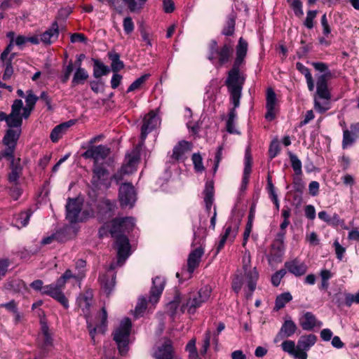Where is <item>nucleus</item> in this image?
I'll return each instance as SVG.
<instances>
[{"mask_svg": "<svg viewBox=\"0 0 359 359\" xmlns=\"http://www.w3.org/2000/svg\"><path fill=\"white\" fill-rule=\"evenodd\" d=\"M248 50V43L240 38L236 46V56L232 68L229 71L225 85L230 93V100L233 105L229 113L226 121V130L231 134L238 133L235 128V121L237 116L236 108L240 105V99L245 76L240 72V67L243 64Z\"/></svg>", "mask_w": 359, "mask_h": 359, "instance_id": "nucleus-1", "label": "nucleus"}, {"mask_svg": "<svg viewBox=\"0 0 359 359\" xmlns=\"http://www.w3.org/2000/svg\"><path fill=\"white\" fill-rule=\"evenodd\" d=\"M191 149V144L190 142L182 140L180 141L172 150V154L171 158L175 161L181 160L184 155Z\"/></svg>", "mask_w": 359, "mask_h": 359, "instance_id": "nucleus-30", "label": "nucleus"}, {"mask_svg": "<svg viewBox=\"0 0 359 359\" xmlns=\"http://www.w3.org/2000/svg\"><path fill=\"white\" fill-rule=\"evenodd\" d=\"M294 13L297 17L303 15L302 2L300 0H287Z\"/></svg>", "mask_w": 359, "mask_h": 359, "instance_id": "nucleus-47", "label": "nucleus"}, {"mask_svg": "<svg viewBox=\"0 0 359 359\" xmlns=\"http://www.w3.org/2000/svg\"><path fill=\"white\" fill-rule=\"evenodd\" d=\"M333 247L334 248V251H335L337 258L339 261H341L344 257V253L346 252V248L344 247H343L342 245H341L338 239H336L334 241Z\"/></svg>", "mask_w": 359, "mask_h": 359, "instance_id": "nucleus-57", "label": "nucleus"}, {"mask_svg": "<svg viewBox=\"0 0 359 359\" xmlns=\"http://www.w3.org/2000/svg\"><path fill=\"white\" fill-rule=\"evenodd\" d=\"M74 69V65L72 61H70L68 64V65L66 67V68L64 70V74L62 76L61 81L63 83H65L68 81L69 79L70 75Z\"/></svg>", "mask_w": 359, "mask_h": 359, "instance_id": "nucleus-60", "label": "nucleus"}, {"mask_svg": "<svg viewBox=\"0 0 359 359\" xmlns=\"http://www.w3.org/2000/svg\"><path fill=\"white\" fill-rule=\"evenodd\" d=\"M292 299V296L289 292H283L278 295L275 301L274 310L278 311L285 307L286 304Z\"/></svg>", "mask_w": 359, "mask_h": 359, "instance_id": "nucleus-35", "label": "nucleus"}, {"mask_svg": "<svg viewBox=\"0 0 359 359\" xmlns=\"http://www.w3.org/2000/svg\"><path fill=\"white\" fill-rule=\"evenodd\" d=\"M118 198L121 207L133 208L136 201V193L133 185L130 183H123L118 191Z\"/></svg>", "mask_w": 359, "mask_h": 359, "instance_id": "nucleus-13", "label": "nucleus"}, {"mask_svg": "<svg viewBox=\"0 0 359 359\" xmlns=\"http://www.w3.org/2000/svg\"><path fill=\"white\" fill-rule=\"evenodd\" d=\"M13 73V66H12L11 61H6L5 62V71H4L2 79L4 80L9 79L11 78V76H12Z\"/></svg>", "mask_w": 359, "mask_h": 359, "instance_id": "nucleus-62", "label": "nucleus"}, {"mask_svg": "<svg viewBox=\"0 0 359 359\" xmlns=\"http://www.w3.org/2000/svg\"><path fill=\"white\" fill-rule=\"evenodd\" d=\"M330 72L320 75L317 79V96L322 100H330V93L327 88V79L330 76Z\"/></svg>", "mask_w": 359, "mask_h": 359, "instance_id": "nucleus-25", "label": "nucleus"}, {"mask_svg": "<svg viewBox=\"0 0 359 359\" xmlns=\"http://www.w3.org/2000/svg\"><path fill=\"white\" fill-rule=\"evenodd\" d=\"M235 25L236 15L233 13H231L228 15L226 25L222 31V34L224 36L233 35L235 31Z\"/></svg>", "mask_w": 359, "mask_h": 359, "instance_id": "nucleus-37", "label": "nucleus"}, {"mask_svg": "<svg viewBox=\"0 0 359 359\" xmlns=\"http://www.w3.org/2000/svg\"><path fill=\"white\" fill-rule=\"evenodd\" d=\"M11 172L8 174V180L10 183L15 185L18 184L19 178L22 173V167L20 165V158L15 159V156L10 160Z\"/></svg>", "mask_w": 359, "mask_h": 359, "instance_id": "nucleus-27", "label": "nucleus"}, {"mask_svg": "<svg viewBox=\"0 0 359 359\" xmlns=\"http://www.w3.org/2000/svg\"><path fill=\"white\" fill-rule=\"evenodd\" d=\"M233 53V44L230 40H227L220 48L215 40H212L209 43L208 60L213 62L217 60L220 66L227 63Z\"/></svg>", "mask_w": 359, "mask_h": 359, "instance_id": "nucleus-8", "label": "nucleus"}, {"mask_svg": "<svg viewBox=\"0 0 359 359\" xmlns=\"http://www.w3.org/2000/svg\"><path fill=\"white\" fill-rule=\"evenodd\" d=\"M204 194V202H213L214 200V187L211 182L206 183L205 187L203 191Z\"/></svg>", "mask_w": 359, "mask_h": 359, "instance_id": "nucleus-49", "label": "nucleus"}, {"mask_svg": "<svg viewBox=\"0 0 359 359\" xmlns=\"http://www.w3.org/2000/svg\"><path fill=\"white\" fill-rule=\"evenodd\" d=\"M139 155L137 153H132L126 156V163L124 164L123 167H127V169H131V173L136 170L137 164L139 162Z\"/></svg>", "mask_w": 359, "mask_h": 359, "instance_id": "nucleus-43", "label": "nucleus"}, {"mask_svg": "<svg viewBox=\"0 0 359 359\" xmlns=\"http://www.w3.org/2000/svg\"><path fill=\"white\" fill-rule=\"evenodd\" d=\"M296 68L299 72L304 75L308 89L310 91H313L314 90V81L309 69L299 62L296 63Z\"/></svg>", "mask_w": 359, "mask_h": 359, "instance_id": "nucleus-34", "label": "nucleus"}, {"mask_svg": "<svg viewBox=\"0 0 359 359\" xmlns=\"http://www.w3.org/2000/svg\"><path fill=\"white\" fill-rule=\"evenodd\" d=\"M40 337L43 341V347L46 348L52 345L53 339L50 333L49 332L48 327L46 324H43L41 326V335Z\"/></svg>", "mask_w": 359, "mask_h": 359, "instance_id": "nucleus-42", "label": "nucleus"}, {"mask_svg": "<svg viewBox=\"0 0 359 359\" xmlns=\"http://www.w3.org/2000/svg\"><path fill=\"white\" fill-rule=\"evenodd\" d=\"M316 11H309L307 12L306 18L304 24L308 29H312L313 27V20L316 18Z\"/></svg>", "mask_w": 359, "mask_h": 359, "instance_id": "nucleus-59", "label": "nucleus"}, {"mask_svg": "<svg viewBox=\"0 0 359 359\" xmlns=\"http://www.w3.org/2000/svg\"><path fill=\"white\" fill-rule=\"evenodd\" d=\"M305 215L309 219H314L316 217V210L313 205H307L304 208Z\"/></svg>", "mask_w": 359, "mask_h": 359, "instance_id": "nucleus-64", "label": "nucleus"}, {"mask_svg": "<svg viewBox=\"0 0 359 359\" xmlns=\"http://www.w3.org/2000/svg\"><path fill=\"white\" fill-rule=\"evenodd\" d=\"M211 293L212 287L208 285L201 287L198 292H191L186 302L182 305V312L187 310L190 314L195 313L197 309L208 301Z\"/></svg>", "mask_w": 359, "mask_h": 359, "instance_id": "nucleus-6", "label": "nucleus"}, {"mask_svg": "<svg viewBox=\"0 0 359 359\" xmlns=\"http://www.w3.org/2000/svg\"><path fill=\"white\" fill-rule=\"evenodd\" d=\"M30 287L35 291H39L41 294H43L45 285L41 280H36L30 284Z\"/></svg>", "mask_w": 359, "mask_h": 359, "instance_id": "nucleus-63", "label": "nucleus"}, {"mask_svg": "<svg viewBox=\"0 0 359 359\" xmlns=\"http://www.w3.org/2000/svg\"><path fill=\"white\" fill-rule=\"evenodd\" d=\"M152 355L155 359H173L175 351L172 341L165 339L163 343L156 344Z\"/></svg>", "mask_w": 359, "mask_h": 359, "instance_id": "nucleus-16", "label": "nucleus"}, {"mask_svg": "<svg viewBox=\"0 0 359 359\" xmlns=\"http://www.w3.org/2000/svg\"><path fill=\"white\" fill-rule=\"evenodd\" d=\"M299 324L304 330L311 331L315 327H320L323 323L318 321L311 312H306L299 319Z\"/></svg>", "mask_w": 359, "mask_h": 359, "instance_id": "nucleus-28", "label": "nucleus"}, {"mask_svg": "<svg viewBox=\"0 0 359 359\" xmlns=\"http://www.w3.org/2000/svg\"><path fill=\"white\" fill-rule=\"evenodd\" d=\"M317 337L313 334H304L299 337L297 345L292 340H285L281 344L283 351L295 359H307V351L314 346Z\"/></svg>", "mask_w": 359, "mask_h": 359, "instance_id": "nucleus-4", "label": "nucleus"}, {"mask_svg": "<svg viewBox=\"0 0 359 359\" xmlns=\"http://www.w3.org/2000/svg\"><path fill=\"white\" fill-rule=\"evenodd\" d=\"M356 137L357 136L353 132L344 129L343 130L342 148L345 149L352 145L355 142Z\"/></svg>", "mask_w": 359, "mask_h": 359, "instance_id": "nucleus-41", "label": "nucleus"}, {"mask_svg": "<svg viewBox=\"0 0 359 359\" xmlns=\"http://www.w3.org/2000/svg\"><path fill=\"white\" fill-rule=\"evenodd\" d=\"M39 97L35 95L32 90L27 91V95L25 97L26 107L33 109L39 100Z\"/></svg>", "mask_w": 359, "mask_h": 359, "instance_id": "nucleus-51", "label": "nucleus"}, {"mask_svg": "<svg viewBox=\"0 0 359 359\" xmlns=\"http://www.w3.org/2000/svg\"><path fill=\"white\" fill-rule=\"evenodd\" d=\"M75 121L70 120L69 121L60 123L56 126L51 131L50 138L53 142H57L58 140L67 132V129L73 126Z\"/></svg>", "mask_w": 359, "mask_h": 359, "instance_id": "nucleus-29", "label": "nucleus"}, {"mask_svg": "<svg viewBox=\"0 0 359 359\" xmlns=\"http://www.w3.org/2000/svg\"><path fill=\"white\" fill-rule=\"evenodd\" d=\"M276 95L271 88H269L266 90V113L265 118L268 121H272L276 117Z\"/></svg>", "mask_w": 359, "mask_h": 359, "instance_id": "nucleus-23", "label": "nucleus"}, {"mask_svg": "<svg viewBox=\"0 0 359 359\" xmlns=\"http://www.w3.org/2000/svg\"><path fill=\"white\" fill-rule=\"evenodd\" d=\"M280 148L278 140H273L269 146V156L271 159L275 158L280 152Z\"/></svg>", "mask_w": 359, "mask_h": 359, "instance_id": "nucleus-56", "label": "nucleus"}, {"mask_svg": "<svg viewBox=\"0 0 359 359\" xmlns=\"http://www.w3.org/2000/svg\"><path fill=\"white\" fill-rule=\"evenodd\" d=\"M353 303L359 304V292L355 294L351 293H345L344 302L339 301L338 306H341L342 305H346L349 307Z\"/></svg>", "mask_w": 359, "mask_h": 359, "instance_id": "nucleus-44", "label": "nucleus"}, {"mask_svg": "<svg viewBox=\"0 0 359 359\" xmlns=\"http://www.w3.org/2000/svg\"><path fill=\"white\" fill-rule=\"evenodd\" d=\"M147 299L144 297L139 299L138 302L135 309V316L136 318L142 316L147 309Z\"/></svg>", "mask_w": 359, "mask_h": 359, "instance_id": "nucleus-52", "label": "nucleus"}, {"mask_svg": "<svg viewBox=\"0 0 359 359\" xmlns=\"http://www.w3.org/2000/svg\"><path fill=\"white\" fill-rule=\"evenodd\" d=\"M165 280L163 277L156 276L152 279V286L150 290L149 302L152 304H156L164 290Z\"/></svg>", "mask_w": 359, "mask_h": 359, "instance_id": "nucleus-21", "label": "nucleus"}, {"mask_svg": "<svg viewBox=\"0 0 359 359\" xmlns=\"http://www.w3.org/2000/svg\"><path fill=\"white\" fill-rule=\"evenodd\" d=\"M132 323L129 318L123 319L119 326L114 331L113 339L116 341L119 353L126 355L129 350V337Z\"/></svg>", "mask_w": 359, "mask_h": 359, "instance_id": "nucleus-7", "label": "nucleus"}, {"mask_svg": "<svg viewBox=\"0 0 359 359\" xmlns=\"http://www.w3.org/2000/svg\"><path fill=\"white\" fill-rule=\"evenodd\" d=\"M285 253V245H280L276 243H272L269 253L267 255V260L270 266L282 262Z\"/></svg>", "mask_w": 359, "mask_h": 359, "instance_id": "nucleus-26", "label": "nucleus"}, {"mask_svg": "<svg viewBox=\"0 0 359 359\" xmlns=\"http://www.w3.org/2000/svg\"><path fill=\"white\" fill-rule=\"evenodd\" d=\"M109 58L111 60V69L114 72H118L124 67L123 62L120 60V55L115 52L108 53Z\"/></svg>", "mask_w": 359, "mask_h": 359, "instance_id": "nucleus-38", "label": "nucleus"}, {"mask_svg": "<svg viewBox=\"0 0 359 359\" xmlns=\"http://www.w3.org/2000/svg\"><path fill=\"white\" fill-rule=\"evenodd\" d=\"M32 213V210L28 209L16 215L14 217L15 226L18 229L26 226L29 223Z\"/></svg>", "mask_w": 359, "mask_h": 359, "instance_id": "nucleus-32", "label": "nucleus"}, {"mask_svg": "<svg viewBox=\"0 0 359 359\" xmlns=\"http://www.w3.org/2000/svg\"><path fill=\"white\" fill-rule=\"evenodd\" d=\"M285 274L286 270L284 269L276 271L271 276V284L275 287H278L280 285L282 278L285 276Z\"/></svg>", "mask_w": 359, "mask_h": 359, "instance_id": "nucleus-55", "label": "nucleus"}, {"mask_svg": "<svg viewBox=\"0 0 359 359\" xmlns=\"http://www.w3.org/2000/svg\"><path fill=\"white\" fill-rule=\"evenodd\" d=\"M149 74H144L141 76L140 78L137 79L134 81L128 87L127 90V93H130L134 91L135 90L139 89L141 86L146 81V80L149 78Z\"/></svg>", "mask_w": 359, "mask_h": 359, "instance_id": "nucleus-48", "label": "nucleus"}, {"mask_svg": "<svg viewBox=\"0 0 359 359\" xmlns=\"http://www.w3.org/2000/svg\"><path fill=\"white\" fill-rule=\"evenodd\" d=\"M135 224V220L132 217H118L110 222L104 223L99 229L100 237L109 232L116 239L114 247L117 250V264L120 266L123 264L130 254L129 239L124 233L131 231Z\"/></svg>", "mask_w": 359, "mask_h": 359, "instance_id": "nucleus-2", "label": "nucleus"}, {"mask_svg": "<svg viewBox=\"0 0 359 359\" xmlns=\"http://www.w3.org/2000/svg\"><path fill=\"white\" fill-rule=\"evenodd\" d=\"M160 123V118L154 111H151L145 115L143 119V124L141 128V144H144L147 135L159 126Z\"/></svg>", "mask_w": 359, "mask_h": 359, "instance_id": "nucleus-14", "label": "nucleus"}, {"mask_svg": "<svg viewBox=\"0 0 359 359\" xmlns=\"http://www.w3.org/2000/svg\"><path fill=\"white\" fill-rule=\"evenodd\" d=\"M79 306L82 309L84 315L86 318V322L88 328L89 330V334L92 339H94L95 333L97 332L100 333H104L107 327V312L104 307H102L98 316L96 318V321L92 323L90 321L87 316L88 311L91 304V298L88 296H81L77 299Z\"/></svg>", "mask_w": 359, "mask_h": 359, "instance_id": "nucleus-5", "label": "nucleus"}, {"mask_svg": "<svg viewBox=\"0 0 359 359\" xmlns=\"http://www.w3.org/2000/svg\"><path fill=\"white\" fill-rule=\"evenodd\" d=\"M212 333L210 330L205 332L204 334L203 344L201 349L200 350V354L205 355L209 348L210 344Z\"/></svg>", "mask_w": 359, "mask_h": 359, "instance_id": "nucleus-54", "label": "nucleus"}, {"mask_svg": "<svg viewBox=\"0 0 359 359\" xmlns=\"http://www.w3.org/2000/svg\"><path fill=\"white\" fill-rule=\"evenodd\" d=\"M43 294L51 297L66 309L69 306V301L62 290H61L60 287H57L55 285L49 284L45 285Z\"/></svg>", "mask_w": 359, "mask_h": 359, "instance_id": "nucleus-22", "label": "nucleus"}, {"mask_svg": "<svg viewBox=\"0 0 359 359\" xmlns=\"http://www.w3.org/2000/svg\"><path fill=\"white\" fill-rule=\"evenodd\" d=\"M76 276L75 280H81L86 276V262L82 259H79L75 262Z\"/></svg>", "mask_w": 359, "mask_h": 359, "instance_id": "nucleus-40", "label": "nucleus"}, {"mask_svg": "<svg viewBox=\"0 0 359 359\" xmlns=\"http://www.w3.org/2000/svg\"><path fill=\"white\" fill-rule=\"evenodd\" d=\"M192 161L194 165V169L196 172H203L205 169L203 165V158L199 153H195L192 155Z\"/></svg>", "mask_w": 359, "mask_h": 359, "instance_id": "nucleus-50", "label": "nucleus"}, {"mask_svg": "<svg viewBox=\"0 0 359 359\" xmlns=\"http://www.w3.org/2000/svg\"><path fill=\"white\" fill-rule=\"evenodd\" d=\"M109 151V149L102 144L91 146L82 154V156L86 159H93L94 165H98L99 161L105 159Z\"/></svg>", "mask_w": 359, "mask_h": 359, "instance_id": "nucleus-17", "label": "nucleus"}, {"mask_svg": "<svg viewBox=\"0 0 359 359\" xmlns=\"http://www.w3.org/2000/svg\"><path fill=\"white\" fill-rule=\"evenodd\" d=\"M240 224V219H231L226 223L224 233L221 235L217 245V253L224 248L227 241L230 242L233 241L238 234Z\"/></svg>", "mask_w": 359, "mask_h": 359, "instance_id": "nucleus-10", "label": "nucleus"}, {"mask_svg": "<svg viewBox=\"0 0 359 359\" xmlns=\"http://www.w3.org/2000/svg\"><path fill=\"white\" fill-rule=\"evenodd\" d=\"M88 76V74L84 68L77 67L72 81V86L74 87L79 84H83Z\"/></svg>", "mask_w": 359, "mask_h": 359, "instance_id": "nucleus-33", "label": "nucleus"}, {"mask_svg": "<svg viewBox=\"0 0 359 359\" xmlns=\"http://www.w3.org/2000/svg\"><path fill=\"white\" fill-rule=\"evenodd\" d=\"M289 156H290L291 166H292L295 175H301L302 174L301 161L299 159V158L295 154L290 153Z\"/></svg>", "mask_w": 359, "mask_h": 359, "instance_id": "nucleus-46", "label": "nucleus"}, {"mask_svg": "<svg viewBox=\"0 0 359 359\" xmlns=\"http://www.w3.org/2000/svg\"><path fill=\"white\" fill-rule=\"evenodd\" d=\"M116 204L114 201L104 198L98 204V217L104 223L114 215Z\"/></svg>", "mask_w": 359, "mask_h": 359, "instance_id": "nucleus-18", "label": "nucleus"}, {"mask_svg": "<svg viewBox=\"0 0 359 359\" xmlns=\"http://www.w3.org/2000/svg\"><path fill=\"white\" fill-rule=\"evenodd\" d=\"M297 325L292 320L291 317L287 316L274 338V342L278 343L285 338L292 337L297 332Z\"/></svg>", "mask_w": 359, "mask_h": 359, "instance_id": "nucleus-19", "label": "nucleus"}, {"mask_svg": "<svg viewBox=\"0 0 359 359\" xmlns=\"http://www.w3.org/2000/svg\"><path fill=\"white\" fill-rule=\"evenodd\" d=\"M18 133H16L11 130L6 131L1 141V143L5 149L2 152L0 151V161L3 158H6L8 160H10L13 157L18 144Z\"/></svg>", "mask_w": 359, "mask_h": 359, "instance_id": "nucleus-11", "label": "nucleus"}, {"mask_svg": "<svg viewBox=\"0 0 359 359\" xmlns=\"http://www.w3.org/2000/svg\"><path fill=\"white\" fill-rule=\"evenodd\" d=\"M82 209V203L76 198H69L66 205V218L70 223L79 221V214Z\"/></svg>", "mask_w": 359, "mask_h": 359, "instance_id": "nucleus-20", "label": "nucleus"}, {"mask_svg": "<svg viewBox=\"0 0 359 359\" xmlns=\"http://www.w3.org/2000/svg\"><path fill=\"white\" fill-rule=\"evenodd\" d=\"M92 183L96 187H104L105 189H108L111 185L108 170L102 165H94Z\"/></svg>", "mask_w": 359, "mask_h": 359, "instance_id": "nucleus-15", "label": "nucleus"}, {"mask_svg": "<svg viewBox=\"0 0 359 359\" xmlns=\"http://www.w3.org/2000/svg\"><path fill=\"white\" fill-rule=\"evenodd\" d=\"M131 174V169H127V167L122 166L113 176L114 180L116 184H119L125 175Z\"/></svg>", "mask_w": 359, "mask_h": 359, "instance_id": "nucleus-53", "label": "nucleus"}, {"mask_svg": "<svg viewBox=\"0 0 359 359\" xmlns=\"http://www.w3.org/2000/svg\"><path fill=\"white\" fill-rule=\"evenodd\" d=\"M319 97L314 98V108L320 114H323L327 111L330 108V100H323Z\"/></svg>", "mask_w": 359, "mask_h": 359, "instance_id": "nucleus-45", "label": "nucleus"}, {"mask_svg": "<svg viewBox=\"0 0 359 359\" xmlns=\"http://www.w3.org/2000/svg\"><path fill=\"white\" fill-rule=\"evenodd\" d=\"M123 27L126 34H130L134 31L135 25L130 17H126L123 19Z\"/></svg>", "mask_w": 359, "mask_h": 359, "instance_id": "nucleus-58", "label": "nucleus"}, {"mask_svg": "<svg viewBox=\"0 0 359 359\" xmlns=\"http://www.w3.org/2000/svg\"><path fill=\"white\" fill-rule=\"evenodd\" d=\"M59 36V27L57 22H53L51 27L41 35V41L50 44L52 39H57Z\"/></svg>", "mask_w": 359, "mask_h": 359, "instance_id": "nucleus-31", "label": "nucleus"}, {"mask_svg": "<svg viewBox=\"0 0 359 359\" xmlns=\"http://www.w3.org/2000/svg\"><path fill=\"white\" fill-rule=\"evenodd\" d=\"M115 276L103 275L100 277V283L107 294H109L115 286Z\"/></svg>", "mask_w": 359, "mask_h": 359, "instance_id": "nucleus-36", "label": "nucleus"}, {"mask_svg": "<svg viewBox=\"0 0 359 359\" xmlns=\"http://www.w3.org/2000/svg\"><path fill=\"white\" fill-rule=\"evenodd\" d=\"M196 240V235L194 233V241L192 243L193 247L197 244ZM198 246L191 251L187 259V271L189 273H192L194 270L198 267L201 257L204 254V247L203 243H201V240L198 242Z\"/></svg>", "mask_w": 359, "mask_h": 359, "instance_id": "nucleus-12", "label": "nucleus"}, {"mask_svg": "<svg viewBox=\"0 0 359 359\" xmlns=\"http://www.w3.org/2000/svg\"><path fill=\"white\" fill-rule=\"evenodd\" d=\"M22 109V100H15L11 106V111L8 114L7 120V126L9 128L7 130H11L16 133H18V140H19L22 133L21 127L22 125V116L20 114Z\"/></svg>", "mask_w": 359, "mask_h": 359, "instance_id": "nucleus-9", "label": "nucleus"}, {"mask_svg": "<svg viewBox=\"0 0 359 359\" xmlns=\"http://www.w3.org/2000/svg\"><path fill=\"white\" fill-rule=\"evenodd\" d=\"M284 266L289 273L297 277L304 275L308 269L306 264L297 258L285 262Z\"/></svg>", "mask_w": 359, "mask_h": 359, "instance_id": "nucleus-24", "label": "nucleus"}, {"mask_svg": "<svg viewBox=\"0 0 359 359\" xmlns=\"http://www.w3.org/2000/svg\"><path fill=\"white\" fill-rule=\"evenodd\" d=\"M60 233L57 231L55 233L51 234L47 237H45L41 241L42 245H48L54 242L55 241H60Z\"/></svg>", "mask_w": 359, "mask_h": 359, "instance_id": "nucleus-61", "label": "nucleus"}, {"mask_svg": "<svg viewBox=\"0 0 359 359\" xmlns=\"http://www.w3.org/2000/svg\"><path fill=\"white\" fill-rule=\"evenodd\" d=\"M242 265L244 275L243 276L241 273L235 274L232 279L231 287L233 290L238 294L245 281L249 290L246 297L250 298L256 289L259 273L255 267L251 268V256L249 251L246 250L243 253Z\"/></svg>", "mask_w": 359, "mask_h": 359, "instance_id": "nucleus-3", "label": "nucleus"}, {"mask_svg": "<svg viewBox=\"0 0 359 359\" xmlns=\"http://www.w3.org/2000/svg\"><path fill=\"white\" fill-rule=\"evenodd\" d=\"M93 76L98 79L102 76L106 75L109 73V69L107 66L104 65L102 62L98 60H94Z\"/></svg>", "mask_w": 359, "mask_h": 359, "instance_id": "nucleus-39", "label": "nucleus"}]
</instances>
